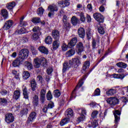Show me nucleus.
Listing matches in <instances>:
<instances>
[{"instance_id":"nucleus-4","label":"nucleus","mask_w":128,"mask_h":128,"mask_svg":"<svg viewBox=\"0 0 128 128\" xmlns=\"http://www.w3.org/2000/svg\"><path fill=\"white\" fill-rule=\"evenodd\" d=\"M28 54H30L28 50L26 48L22 49L19 52L18 57L24 61L25 58H28Z\"/></svg>"},{"instance_id":"nucleus-63","label":"nucleus","mask_w":128,"mask_h":128,"mask_svg":"<svg viewBox=\"0 0 128 128\" xmlns=\"http://www.w3.org/2000/svg\"><path fill=\"white\" fill-rule=\"evenodd\" d=\"M86 20H87V22H92V18L90 17V16L87 14Z\"/></svg>"},{"instance_id":"nucleus-17","label":"nucleus","mask_w":128,"mask_h":128,"mask_svg":"<svg viewBox=\"0 0 128 128\" xmlns=\"http://www.w3.org/2000/svg\"><path fill=\"white\" fill-rule=\"evenodd\" d=\"M38 50L41 52V54H44L48 55V48L44 46H40L38 48Z\"/></svg>"},{"instance_id":"nucleus-20","label":"nucleus","mask_w":128,"mask_h":128,"mask_svg":"<svg viewBox=\"0 0 128 128\" xmlns=\"http://www.w3.org/2000/svg\"><path fill=\"white\" fill-rule=\"evenodd\" d=\"M60 46V42L58 40H54L52 42V48L53 50H56Z\"/></svg>"},{"instance_id":"nucleus-48","label":"nucleus","mask_w":128,"mask_h":128,"mask_svg":"<svg viewBox=\"0 0 128 128\" xmlns=\"http://www.w3.org/2000/svg\"><path fill=\"white\" fill-rule=\"evenodd\" d=\"M32 22L33 24H40V18H32Z\"/></svg>"},{"instance_id":"nucleus-60","label":"nucleus","mask_w":128,"mask_h":128,"mask_svg":"<svg viewBox=\"0 0 128 128\" xmlns=\"http://www.w3.org/2000/svg\"><path fill=\"white\" fill-rule=\"evenodd\" d=\"M37 78L38 80V82H40V84H42V80H44L42 76L39 75L37 76Z\"/></svg>"},{"instance_id":"nucleus-16","label":"nucleus","mask_w":128,"mask_h":128,"mask_svg":"<svg viewBox=\"0 0 128 128\" xmlns=\"http://www.w3.org/2000/svg\"><path fill=\"white\" fill-rule=\"evenodd\" d=\"M52 36L56 40H60V31L58 30H54L52 32Z\"/></svg>"},{"instance_id":"nucleus-24","label":"nucleus","mask_w":128,"mask_h":128,"mask_svg":"<svg viewBox=\"0 0 128 128\" xmlns=\"http://www.w3.org/2000/svg\"><path fill=\"white\" fill-rule=\"evenodd\" d=\"M30 84L31 86V88L32 89V92H34L36 90V80L34 78L32 79L30 81Z\"/></svg>"},{"instance_id":"nucleus-2","label":"nucleus","mask_w":128,"mask_h":128,"mask_svg":"<svg viewBox=\"0 0 128 128\" xmlns=\"http://www.w3.org/2000/svg\"><path fill=\"white\" fill-rule=\"evenodd\" d=\"M86 75H84L81 79H80L78 84L72 92L70 96L71 100H72V98H76V92L77 90H78L80 88H82V85L84 84V81L86 80Z\"/></svg>"},{"instance_id":"nucleus-58","label":"nucleus","mask_w":128,"mask_h":128,"mask_svg":"<svg viewBox=\"0 0 128 128\" xmlns=\"http://www.w3.org/2000/svg\"><path fill=\"white\" fill-rule=\"evenodd\" d=\"M28 26V22L26 21H21L20 22L19 26Z\"/></svg>"},{"instance_id":"nucleus-49","label":"nucleus","mask_w":128,"mask_h":128,"mask_svg":"<svg viewBox=\"0 0 128 128\" xmlns=\"http://www.w3.org/2000/svg\"><path fill=\"white\" fill-rule=\"evenodd\" d=\"M79 16H80V20L82 22H86V17L84 16V12H80Z\"/></svg>"},{"instance_id":"nucleus-34","label":"nucleus","mask_w":128,"mask_h":128,"mask_svg":"<svg viewBox=\"0 0 128 128\" xmlns=\"http://www.w3.org/2000/svg\"><path fill=\"white\" fill-rule=\"evenodd\" d=\"M45 43L46 44H52V36H48L45 38Z\"/></svg>"},{"instance_id":"nucleus-6","label":"nucleus","mask_w":128,"mask_h":128,"mask_svg":"<svg viewBox=\"0 0 128 128\" xmlns=\"http://www.w3.org/2000/svg\"><path fill=\"white\" fill-rule=\"evenodd\" d=\"M93 16L98 24H103L104 20V17L102 14L98 12L94 13Z\"/></svg>"},{"instance_id":"nucleus-5","label":"nucleus","mask_w":128,"mask_h":128,"mask_svg":"<svg viewBox=\"0 0 128 128\" xmlns=\"http://www.w3.org/2000/svg\"><path fill=\"white\" fill-rule=\"evenodd\" d=\"M69 64L72 66V68H78V66H80V59H78V58H72L71 60H69Z\"/></svg>"},{"instance_id":"nucleus-3","label":"nucleus","mask_w":128,"mask_h":128,"mask_svg":"<svg viewBox=\"0 0 128 128\" xmlns=\"http://www.w3.org/2000/svg\"><path fill=\"white\" fill-rule=\"evenodd\" d=\"M76 50L78 56H82V53L84 50V45L82 42H79L76 44Z\"/></svg>"},{"instance_id":"nucleus-57","label":"nucleus","mask_w":128,"mask_h":128,"mask_svg":"<svg viewBox=\"0 0 128 128\" xmlns=\"http://www.w3.org/2000/svg\"><path fill=\"white\" fill-rule=\"evenodd\" d=\"M0 94L2 96H6V94H8V92L6 89H2L0 92Z\"/></svg>"},{"instance_id":"nucleus-50","label":"nucleus","mask_w":128,"mask_h":128,"mask_svg":"<svg viewBox=\"0 0 128 128\" xmlns=\"http://www.w3.org/2000/svg\"><path fill=\"white\" fill-rule=\"evenodd\" d=\"M113 76L114 78H120V80H123L124 78V75L122 74H114Z\"/></svg>"},{"instance_id":"nucleus-45","label":"nucleus","mask_w":128,"mask_h":128,"mask_svg":"<svg viewBox=\"0 0 128 128\" xmlns=\"http://www.w3.org/2000/svg\"><path fill=\"white\" fill-rule=\"evenodd\" d=\"M44 10L42 8L40 7L38 9L37 14L38 16H42V14H44Z\"/></svg>"},{"instance_id":"nucleus-39","label":"nucleus","mask_w":128,"mask_h":128,"mask_svg":"<svg viewBox=\"0 0 128 128\" xmlns=\"http://www.w3.org/2000/svg\"><path fill=\"white\" fill-rule=\"evenodd\" d=\"M32 32H36V34H42V32H40V28L38 26H34L32 29Z\"/></svg>"},{"instance_id":"nucleus-37","label":"nucleus","mask_w":128,"mask_h":128,"mask_svg":"<svg viewBox=\"0 0 128 128\" xmlns=\"http://www.w3.org/2000/svg\"><path fill=\"white\" fill-rule=\"evenodd\" d=\"M0 104L2 106H8V100L6 98H0Z\"/></svg>"},{"instance_id":"nucleus-42","label":"nucleus","mask_w":128,"mask_h":128,"mask_svg":"<svg viewBox=\"0 0 128 128\" xmlns=\"http://www.w3.org/2000/svg\"><path fill=\"white\" fill-rule=\"evenodd\" d=\"M46 98L47 100H52V94L50 90L48 91L46 95Z\"/></svg>"},{"instance_id":"nucleus-21","label":"nucleus","mask_w":128,"mask_h":128,"mask_svg":"<svg viewBox=\"0 0 128 128\" xmlns=\"http://www.w3.org/2000/svg\"><path fill=\"white\" fill-rule=\"evenodd\" d=\"M48 10H50V12H58V6L52 4L48 6Z\"/></svg>"},{"instance_id":"nucleus-62","label":"nucleus","mask_w":128,"mask_h":128,"mask_svg":"<svg viewBox=\"0 0 128 128\" xmlns=\"http://www.w3.org/2000/svg\"><path fill=\"white\" fill-rule=\"evenodd\" d=\"M62 22H63V23L64 22H68V16H66V15H64L63 16V18H62Z\"/></svg>"},{"instance_id":"nucleus-33","label":"nucleus","mask_w":128,"mask_h":128,"mask_svg":"<svg viewBox=\"0 0 128 128\" xmlns=\"http://www.w3.org/2000/svg\"><path fill=\"white\" fill-rule=\"evenodd\" d=\"M116 66H118V68H126L128 66V64L123 62H119L116 64Z\"/></svg>"},{"instance_id":"nucleus-53","label":"nucleus","mask_w":128,"mask_h":128,"mask_svg":"<svg viewBox=\"0 0 128 128\" xmlns=\"http://www.w3.org/2000/svg\"><path fill=\"white\" fill-rule=\"evenodd\" d=\"M61 48L62 52H66V50H68V45H67L66 44V43H64L62 44Z\"/></svg>"},{"instance_id":"nucleus-31","label":"nucleus","mask_w":128,"mask_h":128,"mask_svg":"<svg viewBox=\"0 0 128 128\" xmlns=\"http://www.w3.org/2000/svg\"><path fill=\"white\" fill-rule=\"evenodd\" d=\"M24 66L27 68L28 70H32L33 68L32 64L28 61H26L24 62Z\"/></svg>"},{"instance_id":"nucleus-32","label":"nucleus","mask_w":128,"mask_h":128,"mask_svg":"<svg viewBox=\"0 0 128 128\" xmlns=\"http://www.w3.org/2000/svg\"><path fill=\"white\" fill-rule=\"evenodd\" d=\"M15 6L16 2H9L6 6V7L8 8V10H12V8H14Z\"/></svg>"},{"instance_id":"nucleus-23","label":"nucleus","mask_w":128,"mask_h":128,"mask_svg":"<svg viewBox=\"0 0 128 128\" xmlns=\"http://www.w3.org/2000/svg\"><path fill=\"white\" fill-rule=\"evenodd\" d=\"M76 54V50L74 48H71L66 53V58H70V56H72Z\"/></svg>"},{"instance_id":"nucleus-8","label":"nucleus","mask_w":128,"mask_h":128,"mask_svg":"<svg viewBox=\"0 0 128 128\" xmlns=\"http://www.w3.org/2000/svg\"><path fill=\"white\" fill-rule=\"evenodd\" d=\"M106 100L108 104H109L110 106H116V104H118L120 103V100L116 97H110Z\"/></svg>"},{"instance_id":"nucleus-47","label":"nucleus","mask_w":128,"mask_h":128,"mask_svg":"<svg viewBox=\"0 0 128 128\" xmlns=\"http://www.w3.org/2000/svg\"><path fill=\"white\" fill-rule=\"evenodd\" d=\"M54 96L55 98H60V92L58 90H56L54 92Z\"/></svg>"},{"instance_id":"nucleus-12","label":"nucleus","mask_w":128,"mask_h":128,"mask_svg":"<svg viewBox=\"0 0 128 128\" xmlns=\"http://www.w3.org/2000/svg\"><path fill=\"white\" fill-rule=\"evenodd\" d=\"M24 62V60H22L21 58L18 56L12 63V66L14 68H17V66H20Z\"/></svg>"},{"instance_id":"nucleus-51","label":"nucleus","mask_w":128,"mask_h":128,"mask_svg":"<svg viewBox=\"0 0 128 128\" xmlns=\"http://www.w3.org/2000/svg\"><path fill=\"white\" fill-rule=\"evenodd\" d=\"M40 36V34H38V33H34L32 36V38L34 40H38V36Z\"/></svg>"},{"instance_id":"nucleus-25","label":"nucleus","mask_w":128,"mask_h":128,"mask_svg":"<svg viewBox=\"0 0 128 128\" xmlns=\"http://www.w3.org/2000/svg\"><path fill=\"white\" fill-rule=\"evenodd\" d=\"M20 96V92L18 90H16L14 91L13 94V98L14 100H18V98Z\"/></svg>"},{"instance_id":"nucleus-1","label":"nucleus","mask_w":128,"mask_h":128,"mask_svg":"<svg viewBox=\"0 0 128 128\" xmlns=\"http://www.w3.org/2000/svg\"><path fill=\"white\" fill-rule=\"evenodd\" d=\"M47 62L46 59L45 58H35L34 59V68H38L40 67V66L46 68V66Z\"/></svg>"},{"instance_id":"nucleus-44","label":"nucleus","mask_w":128,"mask_h":128,"mask_svg":"<svg viewBox=\"0 0 128 128\" xmlns=\"http://www.w3.org/2000/svg\"><path fill=\"white\" fill-rule=\"evenodd\" d=\"M116 92V91L114 89H110L109 90L106 92V94L108 96H112Z\"/></svg>"},{"instance_id":"nucleus-52","label":"nucleus","mask_w":128,"mask_h":128,"mask_svg":"<svg viewBox=\"0 0 128 128\" xmlns=\"http://www.w3.org/2000/svg\"><path fill=\"white\" fill-rule=\"evenodd\" d=\"M100 88H97L94 92V94L92 96H100Z\"/></svg>"},{"instance_id":"nucleus-46","label":"nucleus","mask_w":128,"mask_h":128,"mask_svg":"<svg viewBox=\"0 0 128 128\" xmlns=\"http://www.w3.org/2000/svg\"><path fill=\"white\" fill-rule=\"evenodd\" d=\"M84 118L85 116L84 115H81L80 116L76 118V122H77L78 124H80V122H84Z\"/></svg>"},{"instance_id":"nucleus-29","label":"nucleus","mask_w":128,"mask_h":128,"mask_svg":"<svg viewBox=\"0 0 128 128\" xmlns=\"http://www.w3.org/2000/svg\"><path fill=\"white\" fill-rule=\"evenodd\" d=\"M66 115L69 118H72L74 116V110L72 108H68L66 110Z\"/></svg>"},{"instance_id":"nucleus-40","label":"nucleus","mask_w":128,"mask_h":128,"mask_svg":"<svg viewBox=\"0 0 128 128\" xmlns=\"http://www.w3.org/2000/svg\"><path fill=\"white\" fill-rule=\"evenodd\" d=\"M63 26L64 28L68 30H70V24L69 22H63Z\"/></svg>"},{"instance_id":"nucleus-9","label":"nucleus","mask_w":128,"mask_h":128,"mask_svg":"<svg viewBox=\"0 0 128 128\" xmlns=\"http://www.w3.org/2000/svg\"><path fill=\"white\" fill-rule=\"evenodd\" d=\"M36 112H32L28 118L26 122L27 124H32V122H34V120H36Z\"/></svg>"},{"instance_id":"nucleus-54","label":"nucleus","mask_w":128,"mask_h":128,"mask_svg":"<svg viewBox=\"0 0 128 128\" xmlns=\"http://www.w3.org/2000/svg\"><path fill=\"white\" fill-rule=\"evenodd\" d=\"M98 32L100 34H104V27L102 26L98 28Z\"/></svg>"},{"instance_id":"nucleus-27","label":"nucleus","mask_w":128,"mask_h":128,"mask_svg":"<svg viewBox=\"0 0 128 128\" xmlns=\"http://www.w3.org/2000/svg\"><path fill=\"white\" fill-rule=\"evenodd\" d=\"M80 20L76 16H73L71 18V22L72 26H76L78 24Z\"/></svg>"},{"instance_id":"nucleus-19","label":"nucleus","mask_w":128,"mask_h":128,"mask_svg":"<svg viewBox=\"0 0 128 128\" xmlns=\"http://www.w3.org/2000/svg\"><path fill=\"white\" fill-rule=\"evenodd\" d=\"M72 68V65H70V64L69 63V62H65L63 64L62 72H66L69 68Z\"/></svg>"},{"instance_id":"nucleus-43","label":"nucleus","mask_w":128,"mask_h":128,"mask_svg":"<svg viewBox=\"0 0 128 128\" xmlns=\"http://www.w3.org/2000/svg\"><path fill=\"white\" fill-rule=\"evenodd\" d=\"M98 126V121L96 120H94L91 122V125L90 126H89V128H96Z\"/></svg>"},{"instance_id":"nucleus-55","label":"nucleus","mask_w":128,"mask_h":128,"mask_svg":"<svg viewBox=\"0 0 128 128\" xmlns=\"http://www.w3.org/2000/svg\"><path fill=\"white\" fill-rule=\"evenodd\" d=\"M98 114V110H95L93 112L92 114V118H96V116Z\"/></svg>"},{"instance_id":"nucleus-26","label":"nucleus","mask_w":128,"mask_h":128,"mask_svg":"<svg viewBox=\"0 0 128 128\" xmlns=\"http://www.w3.org/2000/svg\"><path fill=\"white\" fill-rule=\"evenodd\" d=\"M98 44H100V40L98 39L97 41L94 39L92 40V50H95V48H96V46Z\"/></svg>"},{"instance_id":"nucleus-41","label":"nucleus","mask_w":128,"mask_h":128,"mask_svg":"<svg viewBox=\"0 0 128 128\" xmlns=\"http://www.w3.org/2000/svg\"><path fill=\"white\" fill-rule=\"evenodd\" d=\"M90 62L89 60H86L85 62H84L83 66H82V70H86L88 68H90Z\"/></svg>"},{"instance_id":"nucleus-22","label":"nucleus","mask_w":128,"mask_h":128,"mask_svg":"<svg viewBox=\"0 0 128 128\" xmlns=\"http://www.w3.org/2000/svg\"><path fill=\"white\" fill-rule=\"evenodd\" d=\"M32 104L34 108L38 106V96L36 94L33 97Z\"/></svg>"},{"instance_id":"nucleus-59","label":"nucleus","mask_w":128,"mask_h":128,"mask_svg":"<svg viewBox=\"0 0 128 128\" xmlns=\"http://www.w3.org/2000/svg\"><path fill=\"white\" fill-rule=\"evenodd\" d=\"M54 72V69L50 67L46 70V72L48 74H52V72Z\"/></svg>"},{"instance_id":"nucleus-18","label":"nucleus","mask_w":128,"mask_h":128,"mask_svg":"<svg viewBox=\"0 0 128 128\" xmlns=\"http://www.w3.org/2000/svg\"><path fill=\"white\" fill-rule=\"evenodd\" d=\"M78 32L79 38H84V36H86V30H84V28H79Z\"/></svg>"},{"instance_id":"nucleus-35","label":"nucleus","mask_w":128,"mask_h":128,"mask_svg":"<svg viewBox=\"0 0 128 128\" xmlns=\"http://www.w3.org/2000/svg\"><path fill=\"white\" fill-rule=\"evenodd\" d=\"M23 78L26 80H27L30 76V74L29 72L28 71H24L23 72V74H22Z\"/></svg>"},{"instance_id":"nucleus-15","label":"nucleus","mask_w":128,"mask_h":128,"mask_svg":"<svg viewBox=\"0 0 128 128\" xmlns=\"http://www.w3.org/2000/svg\"><path fill=\"white\" fill-rule=\"evenodd\" d=\"M70 2L67 0H60L58 2V6H60V8H66V6H68L70 4Z\"/></svg>"},{"instance_id":"nucleus-30","label":"nucleus","mask_w":128,"mask_h":128,"mask_svg":"<svg viewBox=\"0 0 128 128\" xmlns=\"http://www.w3.org/2000/svg\"><path fill=\"white\" fill-rule=\"evenodd\" d=\"M70 120L69 118H66L61 120L60 122V125L61 126H64V124H66L70 122Z\"/></svg>"},{"instance_id":"nucleus-14","label":"nucleus","mask_w":128,"mask_h":128,"mask_svg":"<svg viewBox=\"0 0 128 128\" xmlns=\"http://www.w3.org/2000/svg\"><path fill=\"white\" fill-rule=\"evenodd\" d=\"M13 25L14 20H8L5 22L4 25L3 26V28L6 30H10Z\"/></svg>"},{"instance_id":"nucleus-13","label":"nucleus","mask_w":128,"mask_h":128,"mask_svg":"<svg viewBox=\"0 0 128 128\" xmlns=\"http://www.w3.org/2000/svg\"><path fill=\"white\" fill-rule=\"evenodd\" d=\"M76 42H78V38L76 37L72 38L68 44V48H74L76 45Z\"/></svg>"},{"instance_id":"nucleus-61","label":"nucleus","mask_w":128,"mask_h":128,"mask_svg":"<svg viewBox=\"0 0 128 128\" xmlns=\"http://www.w3.org/2000/svg\"><path fill=\"white\" fill-rule=\"evenodd\" d=\"M106 8H104V6L102 5L99 8V10H100V12H104Z\"/></svg>"},{"instance_id":"nucleus-11","label":"nucleus","mask_w":128,"mask_h":128,"mask_svg":"<svg viewBox=\"0 0 128 128\" xmlns=\"http://www.w3.org/2000/svg\"><path fill=\"white\" fill-rule=\"evenodd\" d=\"M113 114L115 118L114 122L116 124H118V122H120V111L115 110L113 111Z\"/></svg>"},{"instance_id":"nucleus-56","label":"nucleus","mask_w":128,"mask_h":128,"mask_svg":"<svg viewBox=\"0 0 128 128\" xmlns=\"http://www.w3.org/2000/svg\"><path fill=\"white\" fill-rule=\"evenodd\" d=\"M54 107V102H52V101L49 102L48 105L47 106V108H48V109L52 108Z\"/></svg>"},{"instance_id":"nucleus-28","label":"nucleus","mask_w":128,"mask_h":128,"mask_svg":"<svg viewBox=\"0 0 128 128\" xmlns=\"http://www.w3.org/2000/svg\"><path fill=\"white\" fill-rule=\"evenodd\" d=\"M1 16L4 18V19L8 18V10L6 9H2L1 10Z\"/></svg>"},{"instance_id":"nucleus-38","label":"nucleus","mask_w":128,"mask_h":128,"mask_svg":"<svg viewBox=\"0 0 128 128\" xmlns=\"http://www.w3.org/2000/svg\"><path fill=\"white\" fill-rule=\"evenodd\" d=\"M28 114V108H24L20 112V114L22 116H26Z\"/></svg>"},{"instance_id":"nucleus-64","label":"nucleus","mask_w":128,"mask_h":128,"mask_svg":"<svg viewBox=\"0 0 128 128\" xmlns=\"http://www.w3.org/2000/svg\"><path fill=\"white\" fill-rule=\"evenodd\" d=\"M22 40L24 44V42H26L28 40V38L26 36H24L22 38Z\"/></svg>"},{"instance_id":"nucleus-10","label":"nucleus","mask_w":128,"mask_h":128,"mask_svg":"<svg viewBox=\"0 0 128 128\" xmlns=\"http://www.w3.org/2000/svg\"><path fill=\"white\" fill-rule=\"evenodd\" d=\"M46 90L42 88L40 91V102L41 104H44L46 102Z\"/></svg>"},{"instance_id":"nucleus-36","label":"nucleus","mask_w":128,"mask_h":128,"mask_svg":"<svg viewBox=\"0 0 128 128\" xmlns=\"http://www.w3.org/2000/svg\"><path fill=\"white\" fill-rule=\"evenodd\" d=\"M86 36L88 40H90V38H92V30H90V29L88 28L86 30Z\"/></svg>"},{"instance_id":"nucleus-7","label":"nucleus","mask_w":128,"mask_h":128,"mask_svg":"<svg viewBox=\"0 0 128 128\" xmlns=\"http://www.w3.org/2000/svg\"><path fill=\"white\" fill-rule=\"evenodd\" d=\"M4 120L6 124H12L14 122V116L12 113H7L5 114Z\"/></svg>"}]
</instances>
